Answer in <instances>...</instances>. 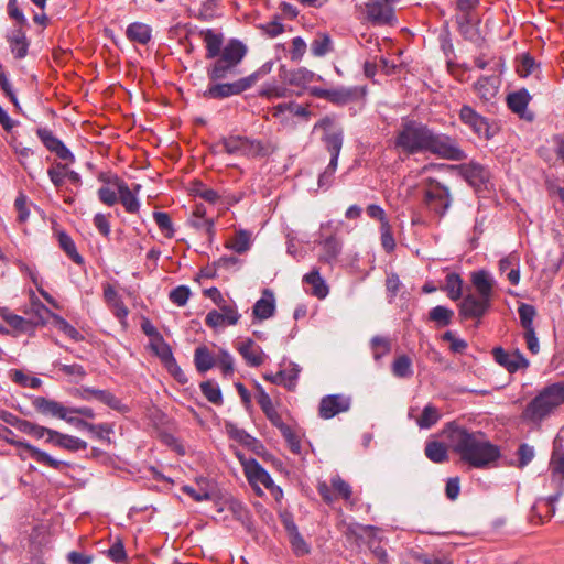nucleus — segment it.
Instances as JSON below:
<instances>
[{
  "label": "nucleus",
  "instance_id": "obj_1",
  "mask_svg": "<svg viewBox=\"0 0 564 564\" xmlns=\"http://www.w3.org/2000/svg\"><path fill=\"white\" fill-rule=\"evenodd\" d=\"M394 148L406 155L431 153L448 161L467 159L466 152L456 138L438 132L414 119L402 120L394 137Z\"/></svg>",
  "mask_w": 564,
  "mask_h": 564
},
{
  "label": "nucleus",
  "instance_id": "obj_2",
  "mask_svg": "<svg viewBox=\"0 0 564 564\" xmlns=\"http://www.w3.org/2000/svg\"><path fill=\"white\" fill-rule=\"evenodd\" d=\"M449 446L460 460L474 468H485L500 457V449L481 431H473L453 421L444 429Z\"/></svg>",
  "mask_w": 564,
  "mask_h": 564
},
{
  "label": "nucleus",
  "instance_id": "obj_3",
  "mask_svg": "<svg viewBox=\"0 0 564 564\" xmlns=\"http://www.w3.org/2000/svg\"><path fill=\"white\" fill-rule=\"evenodd\" d=\"M563 403L564 382L549 384L528 403L523 411V417L528 421L539 423Z\"/></svg>",
  "mask_w": 564,
  "mask_h": 564
},
{
  "label": "nucleus",
  "instance_id": "obj_4",
  "mask_svg": "<svg viewBox=\"0 0 564 564\" xmlns=\"http://www.w3.org/2000/svg\"><path fill=\"white\" fill-rule=\"evenodd\" d=\"M563 403L564 382L549 384L528 403L523 411V417L528 421L539 423Z\"/></svg>",
  "mask_w": 564,
  "mask_h": 564
},
{
  "label": "nucleus",
  "instance_id": "obj_5",
  "mask_svg": "<svg viewBox=\"0 0 564 564\" xmlns=\"http://www.w3.org/2000/svg\"><path fill=\"white\" fill-rule=\"evenodd\" d=\"M247 52V46L240 40L230 39L223 47L218 58L207 67L209 82L226 78L241 63Z\"/></svg>",
  "mask_w": 564,
  "mask_h": 564
},
{
  "label": "nucleus",
  "instance_id": "obj_6",
  "mask_svg": "<svg viewBox=\"0 0 564 564\" xmlns=\"http://www.w3.org/2000/svg\"><path fill=\"white\" fill-rule=\"evenodd\" d=\"M423 202L431 212L443 217L453 203L451 189L437 180L430 177L425 181Z\"/></svg>",
  "mask_w": 564,
  "mask_h": 564
},
{
  "label": "nucleus",
  "instance_id": "obj_7",
  "mask_svg": "<svg viewBox=\"0 0 564 564\" xmlns=\"http://www.w3.org/2000/svg\"><path fill=\"white\" fill-rule=\"evenodd\" d=\"M224 152L228 154H239L247 158H257L267 155L264 144L259 140H252L241 135H229L220 140Z\"/></svg>",
  "mask_w": 564,
  "mask_h": 564
},
{
  "label": "nucleus",
  "instance_id": "obj_8",
  "mask_svg": "<svg viewBox=\"0 0 564 564\" xmlns=\"http://www.w3.org/2000/svg\"><path fill=\"white\" fill-rule=\"evenodd\" d=\"M311 96L325 99L336 106H345L352 101H356L365 96V89L357 86L354 87H336L332 89H325L321 87L308 88Z\"/></svg>",
  "mask_w": 564,
  "mask_h": 564
},
{
  "label": "nucleus",
  "instance_id": "obj_9",
  "mask_svg": "<svg viewBox=\"0 0 564 564\" xmlns=\"http://www.w3.org/2000/svg\"><path fill=\"white\" fill-rule=\"evenodd\" d=\"M458 117L460 122L466 126L475 135L482 140H490L495 135V130L489 120L478 113L471 106H462Z\"/></svg>",
  "mask_w": 564,
  "mask_h": 564
},
{
  "label": "nucleus",
  "instance_id": "obj_10",
  "mask_svg": "<svg viewBox=\"0 0 564 564\" xmlns=\"http://www.w3.org/2000/svg\"><path fill=\"white\" fill-rule=\"evenodd\" d=\"M250 89V82L245 77L239 78L232 83H218L210 82L203 96L207 99H225L231 96H237Z\"/></svg>",
  "mask_w": 564,
  "mask_h": 564
},
{
  "label": "nucleus",
  "instance_id": "obj_11",
  "mask_svg": "<svg viewBox=\"0 0 564 564\" xmlns=\"http://www.w3.org/2000/svg\"><path fill=\"white\" fill-rule=\"evenodd\" d=\"M364 7L366 20L372 25H387L395 20L393 7L384 0H368Z\"/></svg>",
  "mask_w": 564,
  "mask_h": 564
},
{
  "label": "nucleus",
  "instance_id": "obj_12",
  "mask_svg": "<svg viewBox=\"0 0 564 564\" xmlns=\"http://www.w3.org/2000/svg\"><path fill=\"white\" fill-rule=\"evenodd\" d=\"M32 405L42 415L63 420L70 425L72 420H77V416L69 415V406H65L63 403L53 399L36 397L33 399Z\"/></svg>",
  "mask_w": 564,
  "mask_h": 564
},
{
  "label": "nucleus",
  "instance_id": "obj_13",
  "mask_svg": "<svg viewBox=\"0 0 564 564\" xmlns=\"http://www.w3.org/2000/svg\"><path fill=\"white\" fill-rule=\"evenodd\" d=\"M4 432L10 436L7 437L6 436V440L11 443V444H14V445H18L19 447H22L24 448L25 451H28V453L30 454V457L35 460L36 463L41 464V465H45V466H48L53 469H56V470H62L64 467H67L69 466L68 463L66 462H63V460H57L55 458H53L50 454H47L46 452L42 451V449H39L37 447L26 443V442H21V441H15L13 438L14 436V433L4 427Z\"/></svg>",
  "mask_w": 564,
  "mask_h": 564
},
{
  "label": "nucleus",
  "instance_id": "obj_14",
  "mask_svg": "<svg viewBox=\"0 0 564 564\" xmlns=\"http://www.w3.org/2000/svg\"><path fill=\"white\" fill-rule=\"evenodd\" d=\"M491 301L477 296L475 294H467L458 305V314L462 319H480L490 308Z\"/></svg>",
  "mask_w": 564,
  "mask_h": 564
},
{
  "label": "nucleus",
  "instance_id": "obj_15",
  "mask_svg": "<svg viewBox=\"0 0 564 564\" xmlns=\"http://www.w3.org/2000/svg\"><path fill=\"white\" fill-rule=\"evenodd\" d=\"M351 400L344 394H328L322 398L318 406V414L324 420H329L339 413L350 409Z\"/></svg>",
  "mask_w": 564,
  "mask_h": 564
},
{
  "label": "nucleus",
  "instance_id": "obj_16",
  "mask_svg": "<svg viewBox=\"0 0 564 564\" xmlns=\"http://www.w3.org/2000/svg\"><path fill=\"white\" fill-rule=\"evenodd\" d=\"M458 170L463 178L477 191L485 188L489 181L488 170L477 162L462 164Z\"/></svg>",
  "mask_w": 564,
  "mask_h": 564
},
{
  "label": "nucleus",
  "instance_id": "obj_17",
  "mask_svg": "<svg viewBox=\"0 0 564 564\" xmlns=\"http://www.w3.org/2000/svg\"><path fill=\"white\" fill-rule=\"evenodd\" d=\"M492 355L495 361L510 373L525 369L529 366V360L519 350L508 352L501 347H496L492 349Z\"/></svg>",
  "mask_w": 564,
  "mask_h": 564
},
{
  "label": "nucleus",
  "instance_id": "obj_18",
  "mask_svg": "<svg viewBox=\"0 0 564 564\" xmlns=\"http://www.w3.org/2000/svg\"><path fill=\"white\" fill-rule=\"evenodd\" d=\"M246 477L258 495L262 494L260 485L267 487L272 486V478L270 474L254 458L249 459L245 463Z\"/></svg>",
  "mask_w": 564,
  "mask_h": 564
},
{
  "label": "nucleus",
  "instance_id": "obj_19",
  "mask_svg": "<svg viewBox=\"0 0 564 564\" xmlns=\"http://www.w3.org/2000/svg\"><path fill=\"white\" fill-rule=\"evenodd\" d=\"M219 311L213 310L208 312L205 318V323L207 326L216 328L219 326L236 325L240 318V314L238 313L235 305L224 304L218 306Z\"/></svg>",
  "mask_w": 564,
  "mask_h": 564
},
{
  "label": "nucleus",
  "instance_id": "obj_20",
  "mask_svg": "<svg viewBox=\"0 0 564 564\" xmlns=\"http://www.w3.org/2000/svg\"><path fill=\"white\" fill-rule=\"evenodd\" d=\"M300 367L296 364H291V368L280 370L276 373H265L264 379L273 384L283 386L290 391H293L297 384L300 375Z\"/></svg>",
  "mask_w": 564,
  "mask_h": 564
},
{
  "label": "nucleus",
  "instance_id": "obj_21",
  "mask_svg": "<svg viewBox=\"0 0 564 564\" xmlns=\"http://www.w3.org/2000/svg\"><path fill=\"white\" fill-rule=\"evenodd\" d=\"M46 443H51L59 448L70 452L84 451L88 446L87 442L80 440L79 437L63 434L55 430H52L51 436L46 438Z\"/></svg>",
  "mask_w": 564,
  "mask_h": 564
},
{
  "label": "nucleus",
  "instance_id": "obj_22",
  "mask_svg": "<svg viewBox=\"0 0 564 564\" xmlns=\"http://www.w3.org/2000/svg\"><path fill=\"white\" fill-rule=\"evenodd\" d=\"M24 313L33 330L37 326L45 325L47 323L48 317H52V314H54L42 302H40L37 299H34V293L32 294L30 306L28 310L24 311Z\"/></svg>",
  "mask_w": 564,
  "mask_h": 564
},
{
  "label": "nucleus",
  "instance_id": "obj_23",
  "mask_svg": "<svg viewBox=\"0 0 564 564\" xmlns=\"http://www.w3.org/2000/svg\"><path fill=\"white\" fill-rule=\"evenodd\" d=\"M206 47V58L215 59L219 56L223 45L224 35L220 32H215L213 29H205L199 31Z\"/></svg>",
  "mask_w": 564,
  "mask_h": 564
},
{
  "label": "nucleus",
  "instance_id": "obj_24",
  "mask_svg": "<svg viewBox=\"0 0 564 564\" xmlns=\"http://www.w3.org/2000/svg\"><path fill=\"white\" fill-rule=\"evenodd\" d=\"M7 40L10 44L11 53L17 59H22L28 55L30 42L22 28H17L8 34Z\"/></svg>",
  "mask_w": 564,
  "mask_h": 564
},
{
  "label": "nucleus",
  "instance_id": "obj_25",
  "mask_svg": "<svg viewBox=\"0 0 564 564\" xmlns=\"http://www.w3.org/2000/svg\"><path fill=\"white\" fill-rule=\"evenodd\" d=\"M318 245L322 248L318 260L323 263L333 264L341 252V241L332 235L319 241Z\"/></svg>",
  "mask_w": 564,
  "mask_h": 564
},
{
  "label": "nucleus",
  "instance_id": "obj_26",
  "mask_svg": "<svg viewBox=\"0 0 564 564\" xmlns=\"http://www.w3.org/2000/svg\"><path fill=\"white\" fill-rule=\"evenodd\" d=\"M72 425L78 430H86L100 441L110 442L109 435L113 433V427L108 423L93 424L82 417L72 420Z\"/></svg>",
  "mask_w": 564,
  "mask_h": 564
},
{
  "label": "nucleus",
  "instance_id": "obj_27",
  "mask_svg": "<svg viewBox=\"0 0 564 564\" xmlns=\"http://www.w3.org/2000/svg\"><path fill=\"white\" fill-rule=\"evenodd\" d=\"M239 354L251 367H259L264 361V354L260 346L256 345L252 339L241 343L238 347Z\"/></svg>",
  "mask_w": 564,
  "mask_h": 564
},
{
  "label": "nucleus",
  "instance_id": "obj_28",
  "mask_svg": "<svg viewBox=\"0 0 564 564\" xmlns=\"http://www.w3.org/2000/svg\"><path fill=\"white\" fill-rule=\"evenodd\" d=\"M531 100V96L525 88H521L517 91L510 93L507 96V105L509 109L519 115L521 118H527V107Z\"/></svg>",
  "mask_w": 564,
  "mask_h": 564
},
{
  "label": "nucleus",
  "instance_id": "obj_29",
  "mask_svg": "<svg viewBox=\"0 0 564 564\" xmlns=\"http://www.w3.org/2000/svg\"><path fill=\"white\" fill-rule=\"evenodd\" d=\"M561 495L562 491L558 490L555 495H552L549 498L539 499L532 507V513L536 516L541 522H543L544 519H550L555 513V502L558 500Z\"/></svg>",
  "mask_w": 564,
  "mask_h": 564
},
{
  "label": "nucleus",
  "instance_id": "obj_30",
  "mask_svg": "<svg viewBox=\"0 0 564 564\" xmlns=\"http://www.w3.org/2000/svg\"><path fill=\"white\" fill-rule=\"evenodd\" d=\"M471 282L480 297L491 301L494 293V281L491 280L488 272L480 270L474 272L471 275Z\"/></svg>",
  "mask_w": 564,
  "mask_h": 564
},
{
  "label": "nucleus",
  "instance_id": "obj_31",
  "mask_svg": "<svg viewBox=\"0 0 564 564\" xmlns=\"http://www.w3.org/2000/svg\"><path fill=\"white\" fill-rule=\"evenodd\" d=\"M126 36L131 42L147 45L152 39V29L142 22H132L126 30Z\"/></svg>",
  "mask_w": 564,
  "mask_h": 564
},
{
  "label": "nucleus",
  "instance_id": "obj_32",
  "mask_svg": "<svg viewBox=\"0 0 564 564\" xmlns=\"http://www.w3.org/2000/svg\"><path fill=\"white\" fill-rule=\"evenodd\" d=\"M275 312V303L273 293L269 290H265L263 293V297L258 300L253 305V315L258 319H268L273 316Z\"/></svg>",
  "mask_w": 564,
  "mask_h": 564
},
{
  "label": "nucleus",
  "instance_id": "obj_33",
  "mask_svg": "<svg viewBox=\"0 0 564 564\" xmlns=\"http://www.w3.org/2000/svg\"><path fill=\"white\" fill-rule=\"evenodd\" d=\"M321 140L330 158L338 159L344 143V129L329 131L327 134H323Z\"/></svg>",
  "mask_w": 564,
  "mask_h": 564
},
{
  "label": "nucleus",
  "instance_id": "obj_34",
  "mask_svg": "<svg viewBox=\"0 0 564 564\" xmlns=\"http://www.w3.org/2000/svg\"><path fill=\"white\" fill-rule=\"evenodd\" d=\"M454 311L443 305H437L430 310L429 322L434 323L436 328L449 326L454 318Z\"/></svg>",
  "mask_w": 564,
  "mask_h": 564
},
{
  "label": "nucleus",
  "instance_id": "obj_35",
  "mask_svg": "<svg viewBox=\"0 0 564 564\" xmlns=\"http://www.w3.org/2000/svg\"><path fill=\"white\" fill-rule=\"evenodd\" d=\"M549 468L552 481L560 482L564 478V449L561 445L554 444Z\"/></svg>",
  "mask_w": 564,
  "mask_h": 564
},
{
  "label": "nucleus",
  "instance_id": "obj_36",
  "mask_svg": "<svg viewBox=\"0 0 564 564\" xmlns=\"http://www.w3.org/2000/svg\"><path fill=\"white\" fill-rule=\"evenodd\" d=\"M303 281L312 286L311 293L318 297L325 299L328 294V286L324 279L321 276L319 271L314 269L310 273L305 274Z\"/></svg>",
  "mask_w": 564,
  "mask_h": 564
},
{
  "label": "nucleus",
  "instance_id": "obj_37",
  "mask_svg": "<svg viewBox=\"0 0 564 564\" xmlns=\"http://www.w3.org/2000/svg\"><path fill=\"white\" fill-rule=\"evenodd\" d=\"M424 454L431 462L436 464H442L448 460L447 447L438 441L426 442Z\"/></svg>",
  "mask_w": 564,
  "mask_h": 564
},
{
  "label": "nucleus",
  "instance_id": "obj_38",
  "mask_svg": "<svg viewBox=\"0 0 564 564\" xmlns=\"http://www.w3.org/2000/svg\"><path fill=\"white\" fill-rule=\"evenodd\" d=\"M284 112H290L296 117H302L308 120L312 116L311 110L306 106L299 105L294 101L279 104L273 107V116L280 117Z\"/></svg>",
  "mask_w": 564,
  "mask_h": 564
},
{
  "label": "nucleus",
  "instance_id": "obj_39",
  "mask_svg": "<svg viewBox=\"0 0 564 564\" xmlns=\"http://www.w3.org/2000/svg\"><path fill=\"white\" fill-rule=\"evenodd\" d=\"M442 290L447 293L452 301H457L463 295V280L458 273L451 272L445 276V284Z\"/></svg>",
  "mask_w": 564,
  "mask_h": 564
},
{
  "label": "nucleus",
  "instance_id": "obj_40",
  "mask_svg": "<svg viewBox=\"0 0 564 564\" xmlns=\"http://www.w3.org/2000/svg\"><path fill=\"white\" fill-rule=\"evenodd\" d=\"M118 195V200H120L127 213L135 214L139 212L140 202L127 183L120 184Z\"/></svg>",
  "mask_w": 564,
  "mask_h": 564
},
{
  "label": "nucleus",
  "instance_id": "obj_41",
  "mask_svg": "<svg viewBox=\"0 0 564 564\" xmlns=\"http://www.w3.org/2000/svg\"><path fill=\"white\" fill-rule=\"evenodd\" d=\"M150 347L164 366L170 364L172 367H175V358L173 356L172 348L164 340L163 336L156 340H151Z\"/></svg>",
  "mask_w": 564,
  "mask_h": 564
},
{
  "label": "nucleus",
  "instance_id": "obj_42",
  "mask_svg": "<svg viewBox=\"0 0 564 564\" xmlns=\"http://www.w3.org/2000/svg\"><path fill=\"white\" fill-rule=\"evenodd\" d=\"M194 362L198 372H206L216 365L214 356L206 346H199L195 349Z\"/></svg>",
  "mask_w": 564,
  "mask_h": 564
},
{
  "label": "nucleus",
  "instance_id": "obj_43",
  "mask_svg": "<svg viewBox=\"0 0 564 564\" xmlns=\"http://www.w3.org/2000/svg\"><path fill=\"white\" fill-rule=\"evenodd\" d=\"M58 245L76 264H84V258L78 253L76 245L69 235L64 231L58 232Z\"/></svg>",
  "mask_w": 564,
  "mask_h": 564
},
{
  "label": "nucleus",
  "instance_id": "obj_44",
  "mask_svg": "<svg viewBox=\"0 0 564 564\" xmlns=\"http://www.w3.org/2000/svg\"><path fill=\"white\" fill-rule=\"evenodd\" d=\"M319 80L322 77L316 75L314 72L308 70L307 68L301 67L296 70L291 72L289 77L290 85L304 87L306 84L312 83L314 80Z\"/></svg>",
  "mask_w": 564,
  "mask_h": 564
},
{
  "label": "nucleus",
  "instance_id": "obj_45",
  "mask_svg": "<svg viewBox=\"0 0 564 564\" xmlns=\"http://www.w3.org/2000/svg\"><path fill=\"white\" fill-rule=\"evenodd\" d=\"M332 50V39L326 33H318L311 43V52L316 57H323Z\"/></svg>",
  "mask_w": 564,
  "mask_h": 564
},
{
  "label": "nucleus",
  "instance_id": "obj_46",
  "mask_svg": "<svg viewBox=\"0 0 564 564\" xmlns=\"http://www.w3.org/2000/svg\"><path fill=\"white\" fill-rule=\"evenodd\" d=\"M391 369L397 378H410L413 375L412 360L406 355L398 356L392 362Z\"/></svg>",
  "mask_w": 564,
  "mask_h": 564
},
{
  "label": "nucleus",
  "instance_id": "obj_47",
  "mask_svg": "<svg viewBox=\"0 0 564 564\" xmlns=\"http://www.w3.org/2000/svg\"><path fill=\"white\" fill-rule=\"evenodd\" d=\"M456 23L460 34L467 39L473 40L477 35V29L475 28V17L466 14H457Z\"/></svg>",
  "mask_w": 564,
  "mask_h": 564
},
{
  "label": "nucleus",
  "instance_id": "obj_48",
  "mask_svg": "<svg viewBox=\"0 0 564 564\" xmlns=\"http://www.w3.org/2000/svg\"><path fill=\"white\" fill-rule=\"evenodd\" d=\"M18 431L40 440L44 436H51L52 429L41 426L39 424L22 419L18 426Z\"/></svg>",
  "mask_w": 564,
  "mask_h": 564
},
{
  "label": "nucleus",
  "instance_id": "obj_49",
  "mask_svg": "<svg viewBox=\"0 0 564 564\" xmlns=\"http://www.w3.org/2000/svg\"><path fill=\"white\" fill-rule=\"evenodd\" d=\"M153 219L165 238H173L175 229L171 216L165 212H154Z\"/></svg>",
  "mask_w": 564,
  "mask_h": 564
},
{
  "label": "nucleus",
  "instance_id": "obj_50",
  "mask_svg": "<svg viewBox=\"0 0 564 564\" xmlns=\"http://www.w3.org/2000/svg\"><path fill=\"white\" fill-rule=\"evenodd\" d=\"M226 247L237 253H245L250 248V234L242 229L237 231L234 239Z\"/></svg>",
  "mask_w": 564,
  "mask_h": 564
},
{
  "label": "nucleus",
  "instance_id": "obj_51",
  "mask_svg": "<svg viewBox=\"0 0 564 564\" xmlns=\"http://www.w3.org/2000/svg\"><path fill=\"white\" fill-rule=\"evenodd\" d=\"M4 321L15 330L21 333H32L33 328L30 325L28 317H23L10 312L2 314Z\"/></svg>",
  "mask_w": 564,
  "mask_h": 564
},
{
  "label": "nucleus",
  "instance_id": "obj_52",
  "mask_svg": "<svg viewBox=\"0 0 564 564\" xmlns=\"http://www.w3.org/2000/svg\"><path fill=\"white\" fill-rule=\"evenodd\" d=\"M440 417L438 410L434 405L427 404L424 406L421 416L417 419V425L421 429H430L437 423Z\"/></svg>",
  "mask_w": 564,
  "mask_h": 564
},
{
  "label": "nucleus",
  "instance_id": "obj_53",
  "mask_svg": "<svg viewBox=\"0 0 564 564\" xmlns=\"http://www.w3.org/2000/svg\"><path fill=\"white\" fill-rule=\"evenodd\" d=\"M200 390L205 398L213 404L219 405L223 403V394L217 383L213 381L202 382Z\"/></svg>",
  "mask_w": 564,
  "mask_h": 564
},
{
  "label": "nucleus",
  "instance_id": "obj_54",
  "mask_svg": "<svg viewBox=\"0 0 564 564\" xmlns=\"http://www.w3.org/2000/svg\"><path fill=\"white\" fill-rule=\"evenodd\" d=\"M52 318L55 323V326L63 332L65 335H67L69 338H72L75 341H80L84 337L83 335L73 326L70 325L64 317L52 314Z\"/></svg>",
  "mask_w": 564,
  "mask_h": 564
},
{
  "label": "nucleus",
  "instance_id": "obj_55",
  "mask_svg": "<svg viewBox=\"0 0 564 564\" xmlns=\"http://www.w3.org/2000/svg\"><path fill=\"white\" fill-rule=\"evenodd\" d=\"M10 377L13 382L20 384L21 387L37 389L42 384V380L40 378L29 377L23 371L18 369L11 370Z\"/></svg>",
  "mask_w": 564,
  "mask_h": 564
},
{
  "label": "nucleus",
  "instance_id": "obj_56",
  "mask_svg": "<svg viewBox=\"0 0 564 564\" xmlns=\"http://www.w3.org/2000/svg\"><path fill=\"white\" fill-rule=\"evenodd\" d=\"M98 394L100 395V402L109 406L111 410H115L119 413H127L129 411V406L123 404L122 401L112 392L104 390V393Z\"/></svg>",
  "mask_w": 564,
  "mask_h": 564
},
{
  "label": "nucleus",
  "instance_id": "obj_57",
  "mask_svg": "<svg viewBox=\"0 0 564 564\" xmlns=\"http://www.w3.org/2000/svg\"><path fill=\"white\" fill-rule=\"evenodd\" d=\"M67 173V164L56 163L47 170V175L56 188L64 185Z\"/></svg>",
  "mask_w": 564,
  "mask_h": 564
},
{
  "label": "nucleus",
  "instance_id": "obj_58",
  "mask_svg": "<svg viewBox=\"0 0 564 564\" xmlns=\"http://www.w3.org/2000/svg\"><path fill=\"white\" fill-rule=\"evenodd\" d=\"M36 135L42 141L44 147L51 152H54L63 142L62 140L56 138L53 134V132L47 128H39L36 130Z\"/></svg>",
  "mask_w": 564,
  "mask_h": 564
},
{
  "label": "nucleus",
  "instance_id": "obj_59",
  "mask_svg": "<svg viewBox=\"0 0 564 564\" xmlns=\"http://www.w3.org/2000/svg\"><path fill=\"white\" fill-rule=\"evenodd\" d=\"M193 193L195 196L200 197L210 204L217 203L220 198L219 194L215 189L206 187L202 182L194 184Z\"/></svg>",
  "mask_w": 564,
  "mask_h": 564
},
{
  "label": "nucleus",
  "instance_id": "obj_60",
  "mask_svg": "<svg viewBox=\"0 0 564 564\" xmlns=\"http://www.w3.org/2000/svg\"><path fill=\"white\" fill-rule=\"evenodd\" d=\"M518 313L524 330L534 329L533 318L535 316V308L530 304L522 303L518 308Z\"/></svg>",
  "mask_w": 564,
  "mask_h": 564
},
{
  "label": "nucleus",
  "instance_id": "obj_61",
  "mask_svg": "<svg viewBox=\"0 0 564 564\" xmlns=\"http://www.w3.org/2000/svg\"><path fill=\"white\" fill-rule=\"evenodd\" d=\"M338 165V159L330 158L328 165L324 170L323 173L318 176V186L322 188H328L334 178V174L336 172Z\"/></svg>",
  "mask_w": 564,
  "mask_h": 564
},
{
  "label": "nucleus",
  "instance_id": "obj_62",
  "mask_svg": "<svg viewBox=\"0 0 564 564\" xmlns=\"http://www.w3.org/2000/svg\"><path fill=\"white\" fill-rule=\"evenodd\" d=\"M188 224L195 229L204 231L209 240L215 235V221L213 218H189Z\"/></svg>",
  "mask_w": 564,
  "mask_h": 564
},
{
  "label": "nucleus",
  "instance_id": "obj_63",
  "mask_svg": "<svg viewBox=\"0 0 564 564\" xmlns=\"http://www.w3.org/2000/svg\"><path fill=\"white\" fill-rule=\"evenodd\" d=\"M289 538L292 551L296 556H303L310 553V545L305 542L299 531L290 534Z\"/></svg>",
  "mask_w": 564,
  "mask_h": 564
},
{
  "label": "nucleus",
  "instance_id": "obj_64",
  "mask_svg": "<svg viewBox=\"0 0 564 564\" xmlns=\"http://www.w3.org/2000/svg\"><path fill=\"white\" fill-rule=\"evenodd\" d=\"M380 240L381 246L387 252H392L395 248V240L392 234V229L389 223H383L380 226Z\"/></svg>",
  "mask_w": 564,
  "mask_h": 564
}]
</instances>
